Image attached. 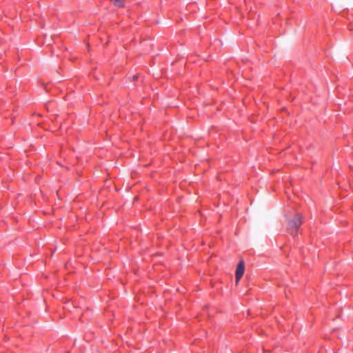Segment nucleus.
Masks as SVG:
<instances>
[{"mask_svg":"<svg viewBox=\"0 0 353 353\" xmlns=\"http://www.w3.org/2000/svg\"><path fill=\"white\" fill-rule=\"evenodd\" d=\"M301 218V215L297 214L292 219L288 221V231L294 236L298 234V230L302 224Z\"/></svg>","mask_w":353,"mask_h":353,"instance_id":"f257e3e1","label":"nucleus"},{"mask_svg":"<svg viewBox=\"0 0 353 353\" xmlns=\"http://www.w3.org/2000/svg\"><path fill=\"white\" fill-rule=\"evenodd\" d=\"M244 271H245V265H244V263L243 261H241L238 265H237V267H236V282H238L239 281L241 280V279L242 278L243 274H244Z\"/></svg>","mask_w":353,"mask_h":353,"instance_id":"f03ea898","label":"nucleus"},{"mask_svg":"<svg viewBox=\"0 0 353 353\" xmlns=\"http://www.w3.org/2000/svg\"><path fill=\"white\" fill-rule=\"evenodd\" d=\"M114 6L122 8L124 6L125 1L124 0H110Z\"/></svg>","mask_w":353,"mask_h":353,"instance_id":"7ed1b4c3","label":"nucleus"},{"mask_svg":"<svg viewBox=\"0 0 353 353\" xmlns=\"http://www.w3.org/2000/svg\"><path fill=\"white\" fill-rule=\"evenodd\" d=\"M137 79H138V77H137V75H134V76H133V78H132L133 81H135V80H137Z\"/></svg>","mask_w":353,"mask_h":353,"instance_id":"20e7f679","label":"nucleus"}]
</instances>
